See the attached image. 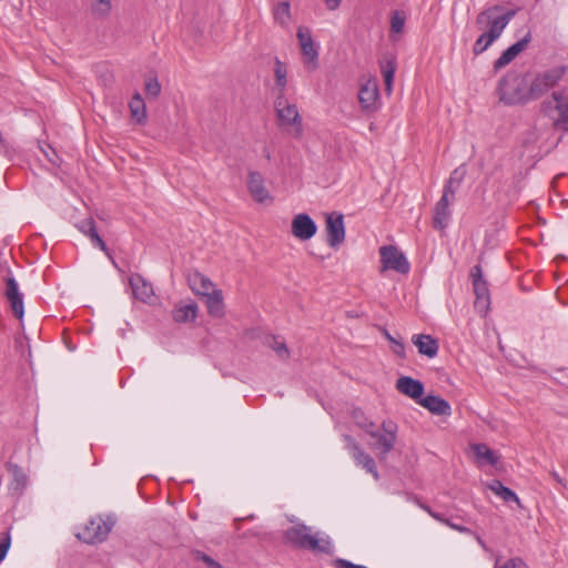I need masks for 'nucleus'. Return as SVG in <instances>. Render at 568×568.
<instances>
[{
	"label": "nucleus",
	"instance_id": "f257e3e1",
	"mask_svg": "<svg viewBox=\"0 0 568 568\" xmlns=\"http://www.w3.org/2000/svg\"><path fill=\"white\" fill-rule=\"evenodd\" d=\"M530 88L529 72L523 73L510 70L498 81L496 91L499 101L504 104L525 105L530 101H535Z\"/></svg>",
	"mask_w": 568,
	"mask_h": 568
},
{
	"label": "nucleus",
	"instance_id": "f03ea898",
	"mask_svg": "<svg viewBox=\"0 0 568 568\" xmlns=\"http://www.w3.org/2000/svg\"><path fill=\"white\" fill-rule=\"evenodd\" d=\"M516 16V10L494 4L481 10L475 20L479 30H485L478 38L488 47L499 39L505 28Z\"/></svg>",
	"mask_w": 568,
	"mask_h": 568
},
{
	"label": "nucleus",
	"instance_id": "7ed1b4c3",
	"mask_svg": "<svg viewBox=\"0 0 568 568\" xmlns=\"http://www.w3.org/2000/svg\"><path fill=\"white\" fill-rule=\"evenodd\" d=\"M516 16V10L494 4L481 10L475 20L479 30H485L478 38L488 47L499 39L505 28Z\"/></svg>",
	"mask_w": 568,
	"mask_h": 568
},
{
	"label": "nucleus",
	"instance_id": "20e7f679",
	"mask_svg": "<svg viewBox=\"0 0 568 568\" xmlns=\"http://www.w3.org/2000/svg\"><path fill=\"white\" fill-rule=\"evenodd\" d=\"M313 528L303 523H298L284 531V540L297 549L318 551L326 555H333L334 548L328 536L318 538V534H312Z\"/></svg>",
	"mask_w": 568,
	"mask_h": 568
},
{
	"label": "nucleus",
	"instance_id": "39448f33",
	"mask_svg": "<svg viewBox=\"0 0 568 568\" xmlns=\"http://www.w3.org/2000/svg\"><path fill=\"white\" fill-rule=\"evenodd\" d=\"M541 110L550 115L557 129L568 131V90L552 91L549 99L541 103Z\"/></svg>",
	"mask_w": 568,
	"mask_h": 568
},
{
	"label": "nucleus",
	"instance_id": "423d86ee",
	"mask_svg": "<svg viewBox=\"0 0 568 568\" xmlns=\"http://www.w3.org/2000/svg\"><path fill=\"white\" fill-rule=\"evenodd\" d=\"M115 525V519L112 516L91 517L82 529L77 532V538L85 544H100L104 541Z\"/></svg>",
	"mask_w": 568,
	"mask_h": 568
},
{
	"label": "nucleus",
	"instance_id": "0eeeda50",
	"mask_svg": "<svg viewBox=\"0 0 568 568\" xmlns=\"http://www.w3.org/2000/svg\"><path fill=\"white\" fill-rule=\"evenodd\" d=\"M566 73L567 67L565 65H556L536 74L530 73V91L532 92L534 100H538L550 89L555 88Z\"/></svg>",
	"mask_w": 568,
	"mask_h": 568
},
{
	"label": "nucleus",
	"instance_id": "6e6552de",
	"mask_svg": "<svg viewBox=\"0 0 568 568\" xmlns=\"http://www.w3.org/2000/svg\"><path fill=\"white\" fill-rule=\"evenodd\" d=\"M274 109L281 128H292V133L300 136L303 132L302 118L297 106L287 102L284 94H278L274 101Z\"/></svg>",
	"mask_w": 568,
	"mask_h": 568
},
{
	"label": "nucleus",
	"instance_id": "1a4fd4ad",
	"mask_svg": "<svg viewBox=\"0 0 568 568\" xmlns=\"http://www.w3.org/2000/svg\"><path fill=\"white\" fill-rule=\"evenodd\" d=\"M381 428L383 432L376 429L375 426L374 428H369L366 434L375 439V442L372 444V448L378 450L379 459H383L395 447L398 426L395 422L388 419L382 423Z\"/></svg>",
	"mask_w": 568,
	"mask_h": 568
},
{
	"label": "nucleus",
	"instance_id": "9d476101",
	"mask_svg": "<svg viewBox=\"0 0 568 568\" xmlns=\"http://www.w3.org/2000/svg\"><path fill=\"white\" fill-rule=\"evenodd\" d=\"M470 278L476 295L475 308L479 313L486 314L490 305V293L488 282L484 278L483 268L479 264L470 268Z\"/></svg>",
	"mask_w": 568,
	"mask_h": 568
},
{
	"label": "nucleus",
	"instance_id": "9b49d317",
	"mask_svg": "<svg viewBox=\"0 0 568 568\" xmlns=\"http://www.w3.org/2000/svg\"><path fill=\"white\" fill-rule=\"evenodd\" d=\"M382 271L393 270L399 274H407L410 264L403 252L395 245H384L379 248Z\"/></svg>",
	"mask_w": 568,
	"mask_h": 568
},
{
	"label": "nucleus",
	"instance_id": "f8f14e48",
	"mask_svg": "<svg viewBox=\"0 0 568 568\" xmlns=\"http://www.w3.org/2000/svg\"><path fill=\"white\" fill-rule=\"evenodd\" d=\"M343 440L345 442V448L351 453L356 465L362 466L367 473L372 474L375 479H378L379 475L374 458L368 455L351 435H343Z\"/></svg>",
	"mask_w": 568,
	"mask_h": 568
},
{
	"label": "nucleus",
	"instance_id": "ddd939ff",
	"mask_svg": "<svg viewBox=\"0 0 568 568\" xmlns=\"http://www.w3.org/2000/svg\"><path fill=\"white\" fill-rule=\"evenodd\" d=\"M325 217L326 242L331 247H338L345 240L344 215L331 212Z\"/></svg>",
	"mask_w": 568,
	"mask_h": 568
},
{
	"label": "nucleus",
	"instance_id": "4468645a",
	"mask_svg": "<svg viewBox=\"0 0 568 568\" xmlns=\"http://www.w3.org/2000/svg\"><path fill=\"white\" fill-rule=\"evenodd\" d=\"M296 37L301 45L305 65L311 70H315L318 64V51L315 48L310 30L307 28L300 27L297 29Z\"/></svg>",
	"mask_w": 568,
	"mask_h": 568
},
{
	"label": "nucleus",
	"instance_id": "2eb2a0df",
	"mask_svg": "<svg viewBox=\"0 0 568 568\" xmlns=\"http://www.w3.org/2000/svg\"><path fill=\"white\" fill-rule=\"evenodd\" d=\"M317 232V225L306 213H300L293 217L292 233L301 241L312 239Z\"/></svg>",
	"mask_w": 568,
	"mask_h": 568
},
{
	"label": "nucleus",
	"instance_id": "dca6fc26",
	"mask_svg": "<svg viewBox=\"0 0 568 568\" xmlns=\"http://www.w3.org/2000/svg\"><path fill=\"white\" fill-rule=\"evenodd\" d=\"M4 295L10 303L12 313L17 318H22L24 315L23 295L19 292L18 283L13 277L6 280Z\"/></svg>",
	"mask_w": 568,
	"mask_h": 568
},
{
	"label": "nucleus",
	"instance_id": "f3484780",
	"mask_svg": "<svg viewBox=\"0 0 568 568\" xmlns=\"http://www.w3.org/2000/svg\"><path fill=\"white\" fill-rule=\"evenodd\" d=\"M247 187L252 197L258 203L272 202V196L264 185V178L257 171H250L247 176Z\"/></svg>",
	"mask_w": 568,
	"mask_h": 568
},
{
	"label": "nucleus",
	"instance_id": "a211bd4d",
	"mask_svg": "<svg viewBox=\"0 0 568 568\" xmlns=\"http://www.w3.org/2000/svg\"><path fill=\"white\" fill-rule=\"evenodd\" d=\"M396 389L419 404L424 395V384L410 376H402L396 381Z\"/></svg>",
	"mask_w": 568,
	"mask_h": 568
},
{
	"label": "nucleus",
	"instance_id": "6ab92c4d",
	"mask_svg": "<svg viewBox=\"0 0 568 568\" xmlns=\"http://www.w3.org/2000/svg\"><path fill=\"white\" fill-rule=\"evenodd\" d=\"M186 278L192 292L199 296L204 297L215 290L213 282L199 271H190Z\"/></svg>",
	"mask_w": 568,
	"mask_h": 568
},
{
	"label": "nucleus",
	"instance_id": "aec40b11",
	"mask_svg": "<svg viewBox=\"0 0 568 568\" xmlns=\"http://www.w3.org/2000/svg\"><path fill=\"white\" fill-rule=\"evenodd\" d=\"M454 202L446 195H442L439 201L436 203L433 215V226L436 230H445L448 225V220L452 215L449 205Z\"/></svg>",
	"mask_w": 568,
	"mask_h": 568
},
{
	"label": "nucleus",
	"instance_id": "412c9836",
	"mask_svg": "<svg viewBox=\"0 0 568 568\" xmlns=\"http://www.w3.org/2000/svg\"><path fill=\"white\" fill-rule=\"evenodd\" d=\"M130 286L132 288L133 296L142 302H149L153 295V286L146 282L140 274H132L129 278Z\"/></svg>",
	"mask_w": 568,
	"mask_h": 568
},
{
	"label": "nucleus",
	"instance_id": "4be33fe9",
	"mask_svg": "<svg viewBox=\"0 0 568 568\" xmlns=\"http://www.w3.org/2000/svg\"><path fill=\"white\" fill-rule=\"evenodd\" d=\"M412 342L420 355L434 358L438 353V341L430 335L415 334L412 337Z\"/></svg>",
	"mask_w": 568,
	"mask_h": 568
},
{
	"label": "nucleus",
	"instance_id": "5701e85b",
	"mask_svg": "<svg viewBox=\"0 0 568 568\" xmlns=\"http://www.w3.org/2000/svg\"><path fill=\"white\" fill-rule=\"evenodd\" d=\"M419 405L427 408L432 414L448 416L452 413L449 403L436 395H427L419 400Z\"/></svg>",
	"mask_w": 568,
	"mask_h": 568
},
{
	"label": "nucleus",
	"instance_id": "b1692460",
	"mask_svg": "<svg viewBox=\"0 0 568 568\" xmlns=\"http://www.w3.org/2000/svg\"><path fill=\"white\" fill-rule=\"evenodd\" d=\"M197 314V305L192 302L189 304H178L172 311V318L175 323H191L194 322Z\"/></svg>",
	"mask_w": 568,
	"mask_h": 568
},
{
	"label": "nucleus",
	"instance_id": "393cba45",
	"mask_svg": "<svg viewBox=\"0 0 568 568\" xmlns=\"http://www.w3.org/2000/svg\"><path fill=\"white\" fill-rule=\"evenodd\" d=\"M205 297V304L207 307V313L216 318H220L224 315V303L222 291L213 290Z\"/></svg>",
	"mask_w": 568,
	"mask_h": 568
},
{
	"label": "nucleus",
	"instance_id": "a878e982",
	"mask_svg": "<svg viewBox=\"0 0 568 568\" xmlns=\"http://www.w3.org/2000/svg\"><path fill=\"white\" fill-rule=\"evenodd\" d=\"M8 469L12 476V481L9 487L10 490L21 494L28 484V477L26 473L20 466L13 464H9Z\"/></svg>",
	"mask_w": 568,
	"mask_h": 568
},
{
	"label": "nucleus",
	"instance_id": "bb28decb",
	"mask_svg": "<svg viewBox=\"0 0 568 568\" xmlns=\"http://www.w3.org/2000/svg\"><path fill=\"white\" fill-rule=\"evenodd\" d=\"M378 98V91L375 83L362 85L358 92V100L363 109H371Z\"/></svg>",
	"mask_w": 568,
	"mask_h": 568
},
{
	"label": "nucleus",
	"instance_id": "cd10ccee",
	"mask_svg": "<svg viewBox=\"0 0 568 568\" xmlns=\"http://www.w3.org/2000/svg\"><path fill=\"white\" fill-rule=\"evenodd\" d=\"M488 488L494 491L497 496H499L505 503H516L517 505H520V500L516 493L511 490L510 488L504 486L500 480L493 479L488 484Z\"/></svg>",
	"mask_w": 568,
	"mask_h": 568
},
{
	"label": "nucleus",
	"instance_id": "c85d7f7f",
	"mask_svg": "<svg viewBox=\"0 0 568 568\" xmlns=\"http://www.w3.org/2000/svg\"><path fill=\"white\" fill-rule=\"evenodd\" d=\"M381 71L384 78L387 91L392 90L394 74L396 71V59L393 55L386 57L381 61Z\"/></svg>",
	"mask_w": 568,
	"mask_h": 568
},
{
	"label": "nucleus",
	"instance_id": "c756f323",
	"mask_svg": "<svg viewBox=\"0 0 568 568\" xmlns=\"http://www.w3.org/2000/svg\"><path fill=\"white\" fill-rule=\"evenodd\" d=\"M131 116L136 120L138 123H143L146 113H145V103L141 95L136 93L129 103Z\"/></svg>",
	"mask_w": 568,
	"mask_h": 568
},
{
	"label": "nucleus",
	"instance_id": "7c9ffc66",
	"mask_svg": "<svg viewBox=\"0 0 568 568\" xmlns=\"http://www.w3.org/2000/svg\"><path fill=\"white\" fill-rule=\"evenodd\" d=\"M275 22L282 27H286L291 19V6L288 1L278 2L273 9Z\"/></svg>",
	"mask_w": 568,
	"mask_h": 568
},
{
	"label": "nucleus",
	"instance_id": "2f4dec72",
	"mask_svg": "<svg viewBox=\"0 0 568 568\" xmlns=\"http://www.w3.org/2000/svg\"><path fill=\"white\" fill-rule=\"evenodd\" d=\"M265 344L271 347L278 358L287 359L290 357V349L284 341H278L276 336H270L266 338Z\"/></svg>",
	"mask_w": 568,
	"mask_h": 568
},
{
	"label": "nucleus",
	"instance_id": "473e14b6",
	"mask_svg": "<svg viewBox=\"0 0 568 568\" xmlns=\"http://www.w3.org/2000/svg\"><path fill=\"white\" fill-rule=\"evenodd\" d=\"M473 450L478 458L485 459L491 466H495L498 462L495 452L485 444L473 445Z\"/></svg>",
	"mask_w": 568,
	"mask_h": 568
},
{
	"label": "nucleus",
	"instance_id": "72a5a7b5",
	"mask_svg": "<svg viewBox=\"0 0 568 568\" xmlns=\"http://www.w3.org/2000/svg\"><path fill=\"white\" fill-rule=\"evenodd\" d=\"M286 67L284 63L278 59L275 58V68H274V74H275V83L280 89L278 94H284L287 80H286Z\"/></svg>",
	"mask_w": 568,
	"mask_h": 568
},
{
	"label": "nucleus",
	"instance_id": "f704fd0d",
	"mask_svg": "<svg viewBox=\"0 0 568 568\" xmlns=\"http://www.w3.org/2000/svg\"><path fill=\"white\" fill-rule=\"evenodd\" d=\"M382 333H383L384 337L389 343H392V351H393V353L395 355H397L398 357L404 358L406 356V354H405V345H404L403 341L400 338L397 339L396 337L392 336L386 328H383Z\"/></svg>",
	"mask_w": 568,
	"mask_h": 568
},
{
	"label": "nucleus",
	"instance_id": "c9c22d12",
	"mask_svg": "<svg viewBox=\"0 0 568 568\" xmlns=\"http://www.w3.org/2000/svg\"><path fill=\"white\" fill-rule=\"evenodd\" d=\"M351 415L355 424L362 429H364L366 433L369 430V428L375 427V424L367 419V417L365 416L364 412L361 408H354Z\"/></svg>",
	"mask_w": 568,
	"mask_h": 568
},
{
	"label": "nucleus",
	"instance_id": "e433bc0d",
	"mask_svg": "<svg viewBox=\"0 0 568 568\" xmlns=\"http://www.w3.org/2000/svg\"><path fill=\"white\" fill-rule=\"evenodd\" d=\"M406 21V16L404 11H394L390 19V31L395 33H399L403 31L404 24Z\"/></svg>",
	"mask_w": 568,
	"mask_h": 568
},
{
	"label": "nucleus",
	"instance_id": "4c0bfd02",
	"mask_svg": "<svg viewBox=\"0 0 568 568\" xmlns=\"http://www.w3.org/2000/svg\"><path fill=\"white\" fill-rule=\"evenodd\" d=\"M517 57V54H515L510 48L508 47L505 51L501 52V54L499 55V58L494 62V69L495 70H500L503 68H505L506 65H508L515 58Z\"/></svg>",
	"mask_w": 568,
	"mask_h": 568
},
{
	"label": "nucleus",
	"instance_id": "58836bf2",
	"mask_svg": "<svg viewBox=\"0 0 568 568\" xmlns=\"http://www.w3.org/2000/svg\"><path fill=\"white\" fill-rule=\"evenodd\" d=\"M89 237H90V240H91L92 244H93L94 246H98L101 251H103V252L108 255V257L111 260L112 264H113L114 266H116V263H115L114 258L112 257V255H111V253H110V251H109V248H108V246H106L105 242H104V241H103V239L99 235L98 231H95V232H94L93 234H91Z\"/></svg>",
	"mask_w": 568,
	"mask_h": 568
},
{
	"label": "nucleus",
	"instance_id": "ea45409f",
	"mask_svg": "<svg viewBox=\"0 0 568 568\" xmlns=\"http://www.w3.org/2000/svg\"><path fill=\"white\" fill-rule=\"evenodd\" d=\"M192 554L195 560L203 561L207 568H224L220 562L201 550H194Z\"/></svg>",
	"mask_w": 568,
	"mask_h": 568
},
{
	"label": "nucleus",
	"instance_id": "a19ab883",
	"mask_svg": "<svg viewBox=\"0 0 568 568\" xmlns=\"http://www.w3.org/2000/svg\"><path fill=\"white\" fill-rule=\"evenodd\" d=\"M78 230L85 234L87 236H90L97 231L95 221L92 217L84 219L80 223L77 224Z\"/></svg>",
	"mask_w": 568,
	"mask_h": 568
},
{
	"label": "nucleus",
	"instance_id": "79ce46f5",
	"mask_svg": "<svg viewBox=\"0 0 568 568\" xmlns=\"http://www.w3.org/2000/svg\"><path fill=\"white\" fill-rule=\"evenodd\" d=\"M11 546V536L9 531L0 535V562L6 558Z\"/></svg>",
	"mask_w": 568,
	"mask_h": 568
},
{
	"label": "nucleus",
	"instance_id": "37998d69",
	"mask_svg": "<svg viewBox=\"0 0 568 568\" xmlns=\"http://www.w3.org/2000/svg\"><path fill=\"white\" fill-rule=\"evenodd\" d=\"M530 40H531V33H530V31H528L523 39H520L516 43L511 44L509 48L515 54L518 55L520 52H523L527 48Z\"/></svg>",
	"mask_w": 568,
	"mask_h": 568
},
{
	"label": "nucleus",
	"instance_id": "c03bdc74",
	"mask_svg": "<svg viewBox=\"0 0 568 568\" xmlns=\"http://www.w3.org/2000/svg\"><path fill=\"white\" fill-rule=\"evenodd\" d=\"M97 6L93 7V12L99 17H106L111 10L110 0H97Z\"/></svg>",
	"mask_w": 568,
	"mask_h": 568
},
{
	"label": "nucleus",
	"instance_id": "a18cd8bd",
	"mask_svg": "<svg viewBox=\"0 0 568 568\" xmlns=\"http://www.w3.org/2000/svg\"><path fill=\"white\" fill-rule=\"evenodd\" d=\"M145 91L149 95L156 98L161 91V85L158 79H149L145 83Z\"/></svg>",
	"mask_w": 568,
	"mask_h": 568
},
{
	"label": "nucleus",
	"instance_id": "49530a36",
	"mask_svg": "<svg viewBox=\"0 0 568 568\" xmlns=\"http://www.w3.org/2000/svg\"><path fill=\"white\" fill-rule=\"evenodd\" d=\"M459 186H460V184H455V182H453L452 180L448 179L444 185L443 195H446L450 200L455 201V199H456L455 195H456V192L459 189Z\"/></svg>",
	"mask_w": 568,
	"mask_h": 568
},
{
	"label": "nucleus",
	"instance_id": "de8ad7c7",
	"mask_svg": "<svg viewBox=\"0 0 568 568\" xmlns=\"http://www.w3.org/2000/svg\"><path fill=\"white\" fill-rule=\"evenodd\" d=\"M495 568H527V565L521 558L515 557L506 560L501 566H495Z\"/></svg>",
	"mask_w": 568,
	"mask_h": 568
},
{
	"label": "nucleus",
	"instance_id": "09e8293b",
	"mask_svg": "<svg viewBox=\"0 0 568 568\" xmlns=\"http://www.w3.org/2000/svg\"><path fill=\"white\" fill-rule=\"evenodd\" d=\"M333 566L335 568H368L363 565L353 564L352 561L343 558H337L333 560Z\"/></svg>",
	"mask_w": 568,
	"mask_h": 568
},
{
	"label": "nucleus",
	"instance_id": "8fccbe9b",
	"mask_svg": "<svg viewBox=\"0 0 568 568\" xmlns=\"http://www.w3.org/2000/svg\"><path fill=\"white\" fill-rule=\"evenodd\" d=\"M465 175H466V169L464 166H459L450 173L448 179L452 180L453 182H455V184H462Z\"/></svg>",
	"mask_w": 568,
	"mask_h": 568
},
{
	"label": "nucleus",
	"instance_id": "3c124183",
	"mask_svg": "<svg viewBox=\"0 0 568 568\" xmlns=\"http://www.w3.org/2000/svg\"><path fill=\"white\" fill-rule=\"evenodd\" d=\"M489 47L486 45L479 38L475 41L473 45V53L475 55L481 54L484 51H486Z\"/></svg>",
	"mask_w": 568,
	"mask_h": 568
},
{
	"label": "nucleus",
	"instance_id": "603ef678",
	"mask_svg": "<svg viewBox=\"0 0 568 568\" xmlns=\"http://www.w3.org/2000/svg\"><path fill=\"white\" fill-rule=\"evenodd\" d=\"M342 0H325L328 10H336L341 6Z\"/></svg>",
	"mask_w": 568,
	"mask_h": 568
},
{
	"label": "nucleus",
	"instance_id": "864d4df0",
	"mask_svg": "<svg viewBox=\"0 0 568 568\" xmlns=\"http://www.w3.org/2000/svg\"><path fill=\"white\" fill-rule=\"evenodd\" d=\"M549 475L551 476V478L554 480H556L559 485H561L562 487H566V483H565V479L556 471V470H551L549 473Z\"/></svg>",
	"mask_w": 568,
	"mask_h": 568
},
{
	"label": "nucleus",
	"instance_id": "5fc2aeb1",
	"mask_svg": "<svg viewBox=\"0 0 568 568\" xmlns=\"http://www.w3.org/2000/svg\"><path fill=\"white\" fill-rule=\"evenodd\" d=\"M445 524H447L449 527H452V528H454V529H456L458 531H463V532L469 531L468 528L459 526L457 524H454L450 520H445Z\"/></svg>",
	"mask_w": 568,
	"mask_h": 568
},
{
	"label": "nucleus",
	"instance_id": "6e6d98bb",
	"mask_svg": "<svg viewBox=\"0 0 568 568\" xmlns=\"http://www.w3.org/2000/svg\"><path fill=\"white\" fill-rule=\"evenodd\" d=\"M425 510L436 520L445 523L446 519L440 514L434 513L429 507H425Z\"/></svg>",
	"mask_w": 568,
	"mask_h": 568
},
{
	"label": "nucleus",
	"instance_id": "4d7b16f0",
	"mask_svg": "<svg viewBox=\"0 0 568 568\" xmlns=\"http://www.w3.org/2000/svg\"><path fill=\"white\" fill-rule=\"evenodd\" d=\"M477 541H478V544H479L481 547H484V548H485V542H484V540H483L479 536H477Z\"/></svg>",
	"mask_w": 568,
	"mask_h": 568
}]
</instances>
